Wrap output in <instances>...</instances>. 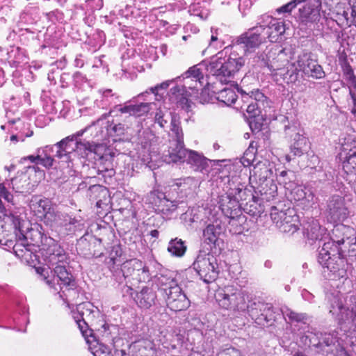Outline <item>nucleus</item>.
Segmentation results:
<instances>
[{"instance_id": "de8ad7c7", "label": "nucleus", "mask_w": 356, "mask_h": 356, "mask_svg": "<svg viewBox=\"0 0 356 356\" xmlns=\"http://www.w3.org/2000/svg\"><path fill=\"white\" fill-rule=\"evenodd\" d=\"M172 115L171 113H168V111L164 113L161 109H159L155 114V122L161 127L164 128L167 125L168 120H171V116Z\"/></svg>"}, {"instance_id": "5fc2aeb1", "label": "nucleus", "mask_w": 356, "mask_h": 356, "mask_svg": "<svg viewBox=\"0 0 356 356\" xmlns=\"http://www.w3.org/2000/svg\"><path fill=\"white\" fill-rule=\"evenodd\" d=\"M45 149L40 148L37 150V155H30L26 157H24V160H29L31 163L39 164V160L40 159V153H44Z\"/></svg>"}, {"instance_id": "774afa93", "label": "nucleus", "mask_w": 356, "mask_h": 356, "mask_svg": "<svg viewBox=\"0 0 356 356\" xmlns=\"http://www.w3.org/2000/svg\"><path fill=\"white\" fill-rule=\"evenodd\" d=\"M350 104H352L351 113L354 115L356 118V99H351Z\"/></svg>"}, {"instance_id": "cd10ccee", "label": "nucleus", "mask_w": 356, "mask_h": 356, "mask_svg": "<svg viewBox=\"0 0 356 356\" xmlns=\"http://www.w3.org/2000/svg\"><path fill=\"white\" fill-rule=\"evenodd\" d=\"M156 299L155 291L152 288L144 286L137 293L135 301L140 307L148 309L154 305Z\"/></svg>"}, {"instance_id": "8fccbe9b", "label": "nucleus", "mask_w": 356, "mask_h": 356, "mask_svg": "<svg viewBox=\"0 0 356 356\" xmlns=\"http://www.w3.org/2000/svg\"><path fill=\"white\" fill-rule=\"evenodd\" d=\"M307 1V0H291L289 3L277 8V12L278 13H291L298 5Z\"/></svg>"}, {"instance_id": "ddd939ff", "label": "nucleus", "mask_w": 356, "mask_h": 356, "mask_svg": "<svg viewBox=\"0 0 356 356\" xmlns=\"http://www.w3.org/2000/svg\"><path fill=\"white\" fill-rule=\"evenodd\" d=\"M348 214L349 211L343 197L334 195L327 200L325 215L328 222L337 223L343 221Z\"/></svg>"}, {"instance_id": "412c9836", "label": "nucleus", "mask_w": 356, "mask_h": 356, "mask_svg": "<svg viewBox=\"0 0 356 356\" xmlns=\"http://www.w3.org/2000/svg\"><path fill=\"white\" fill-rule=\"evenodd\" d=\"M341 156L343 159V170L347 175H354L356 180V142L343 145Z\"/></svg>"}, {"instance_id": "c85d7f7f", "label": "nucleus", "mask_w": 356, "mask_h": 356, "mask_svg": "<svg viewBox=\"0 0 356 356\" xmlns=\"http://www.w3.org/2000/svg\"><path fill=\"white\" fill-rule=\"evenodd\" d=\"M185 162L194 168L195 170L202 172L209 167V160L202 154L189 149Z\"/></svg>"}, {"instance_id": "9b49d317", "label": "nucleus", "mask_w": 356, "mask_h": 356, "mask_svg": "<svg viewBox=\"0 0 356 356\" xmlns=\"http://www.w3.org/2000/svg\"><path fill=\"white\" fill-rule=\"evenodd\" d=\"M72 317L84 337L88 336L89 325H93L99 312L90 302H83L76 305V311L73 310Z\"/></svg>"}, {"instance_id": "72a5a7b5", "label": "nucleus", "mask_w": 356, "mask_h": 356, "mask_svg": "<svg viewBox=\"0 0 356 356\" xmlns=\"http://www.w3.org/2000/svg\"><path fill=\"white\" fill-rule=\"evenodd\" d=\"M65 216L66 215L56 211L54 207L51 212L47 213V217L44 219V222L53 228L64 227L66 226V223L65 222Z\"/></svg>"}, {"instance_id": "58836bf2", "label": "nucleus", "mask_w": 356, "mask_h": 356, "mask_svg": "<svg viewBox=\"0 0 356 356\" xmlns=\"http://www.w3.org/2000/svg\"><path fill=\"white\" fill-rule=\"evenodd\" d=\"M291 194L295 201H301L305 200L307 202H311L314 198V195L312 193L302 186H295L291 190Z\"/></svg>"}, {"instance_id": "a18cd8bd", "label": "nucleus", "mask_w": 356, "mask_h": 356, "mask_svg": "<svg viewBox=\"0 0 356 356\" xmlns=\"http://www.w3.org/2000/svg\"><path fill=\"white\" fill-rule=\"evenodd\" d=\"M341 67L344 78L348 82V86L355 84L356 82V77L354 74L353 70L346 60H344L342 62Z\"/></svg>"}, {"instance_id": "20e7f679", "label": "nucleus", "mask_w": 356, "mask_h": 356, "mask_svg": "<svg viewBox=\"0 0 356 356\" xmlns=\"http://www.w3.org/2000/svg\"><path fill=\"white\" fill-rule=\"evenodd\" d=\"M321 2L320 0H307L305 4L299 8L296 20L298 29L307 33L321 35L326 33L321 15Z\"/></svg>"}, {"instance_id": "a878e982", "label": "nucleus", "mask_w": 356, "mask_h": 356, "mask_svg": "<svg viewBox=\"0 0 356 356\" xmlns=\"http://www.w3.org/2000/svg\"><path fill=\"white\" fill-rule=\"evenodd\" d=\"M88 195L91 199L97 201L96 206L99 208L107 206L110 202L108 189L99 184L90 186Z\"/></svg>"}, {"instance_id": "c03bdc74", "label": "nucleus", "mask_w": 356, "mask_h": 356, "mask_svg": "<svg viewBox=\"0 0 356 356\" xmlns=\"http://www.w3.org/2000/svg\"><path fill=\"white\" fill-rule=\"evenodd\" d=\"M254 176L258 177L260 180L265 179L271 175V170L264 163H258L252 170Z\"/></svg>"}, {"instance_id": "79ce46f5", "label": "nucleus", "mask_w": 356, "mask_h": 356, "mask_svg": "<svg viewBox=\"0 0 356 356\" xmlns=\"http://www.w3.org/2000/svg\"><path fill=\"white\" fill-rule=\"evenodd\" d=\"M170 131L174 138L170 141H184V134L180 127V122L175 115L171 116Z\"/></svg>"}, {"instance_id": "f3484780", "label": "nucleus", "mask_w": 356, "mask_h": 356, "mask_svg": "<svg viewBox=\"0 0 356 356\" xmlns=\"http://www.w3.org/2000/svg\"><path fill=\"white\" fill-rule=\"evenodd\" d=\"M218 53L215 57H213L209 63L206 61L195 65L190 67L183 75V79L186 80L184 85V88L195 89L197 88L198 83H200L201 79H203L204 74L202 72V68L204 67L209 75L215 76L220 83H222L217 76L212 74L208 71V66L210 65L211 63L216 58H218Z\"/></svg>"}, {"instance_id": "37998d69", "label": "nucleus", "mask_w": 356, "mask_h": 356, "mask_svg": "<svg viewBox=\"0 0 356 356\" xmlns=\"http://www.w3.org/2000/svg\"><path fill=\"white\" fill-rule=\"evenodd\" d=\"M134 276L132 277L131 281L136 282V283L145 282L149 281L150 279V273L149 268L142 262L141 269L138 268V270L135 272Z\"/></svg>"}, {"instance_id": "2eb2a0df", "label": "nucleus", "mask_w": 356, "mask_h": 356, "mask_svg": "<svg viewBox=\"0 0 356 356\" xmlns=\"http://www.w3.org/2000/svg\"><path fill=\"white\" fill-rule=\"evenodd\" d=\"M241 94L243 105L242 109H245L250 118L256 117L260 113L261 106H264L266 99V96L259 90L246 91L242 88L238 89Z\"/></svg>"}, {"instance_id": "7ed1b4c3", "label": "nucleus", "mask_w": 356, "mask_h": 356, "mask_svg": "<svg viewBox=\"0 0 356 356\" xmlns=\"http://www.w3.org/2000/svg\"><path fill=\"white\" fill-rule=\"evenodd\" d=\"M329 312L339 323H349L356 329V293L346 298L339 291L327 295Z\"/></svg>"}, {"instance_id": "49530a36", "label": "nucleus", "mask_w": 356, "mask_h": 356, "mask_svg": "<svg viewBox=\"0 0 356 356\" xmlns=\"http://www.w3.org/2000/svg\"><path fill=\"white\" fill-rule=\"evenodd\" d=\"M73 138L74 137L67 136L58 142V145L64 147L65 149V152H67V154L70 155L71 156L72 154H76V141L72 140Z\"/></svg>"}, {"instance_id": "ea45409f", "label": "nucleus", "mask_w": 356, "mask_h": 356, "mask_svg": "<svg viewBox=\"0 0 356 356\" xmlns=\"http://www.w3.org/2000/svg\"><path fill=\"white\" fill-rule=\"evenodd\" d=\"M237 99L235 92L231 88H224L221 90L217 96V99L226 104L230 106L234 104Z\"/></svg>"}, {"instance_id": "473e14b6", "label": "nucleus", "mask_w": 356, "mask_h": 356, "mask_svg": "<svg viewBox=\"0 0 356 356\" xmlns=\"http://www.w3.org/2000/svg\"><path fill=\"white\" fill-rule=\"evenodd\" d=\"M186 88L184 86H175L171 88V99L175 101L177 106L186 111H188L191 108V102L184 95V92Z\"/></svg>"}, {"instance_id": "9d476101", "label": "nucleus", "mask_w": 356, "mask_h": 356, "mask_svg": "<svg viewBox=\"0 0 356 356\" xmlns=\"http://www.w3.org/2000/svg\"><path fill=\"white\" fill-rule=\"evenodd\" d=\"M246 192L245 188H236L229 193L223 194L219 197V207L225 216L234 219L241 214L239 200L245 199L244 195Z\"/></svg>"}, {"instance_id": "680f3d73", "label": "nucleus", "mask_w": 356, "mask_h": 356, "mask_svg": "<svg viewBox=\"0 0 356 356\" xmlns=\"http://www.w3.org/2000/svg\"><path fill=\"white\" fill-rule=\"evenodd\" d=\"M323 343L329 346L334 343V338L330 334H325L323 337Z\"/></svg>"}, {"instance_id": "bb28decb", "label": "nucleus", "mask_w": 356, "mask_h": 356, "mask_svg": "<svg viewBox=\"0 0 356 356\" xmlns=\"http://www.w3.org/2000/svg\"><path fill=\"white\" fill-rule=\"evenodd\" d=\"M224 227L221 221L216 220L209 224L203 231V239L207 244L215 245L219 236L223 233Z\"/></svg>"}, {"instance_id": "393cba45", "label": "nucleus", "mask_w": 356, "mask_h": 356, "mask_svg": "<svg viewBox=\"0 0 356 356\" xmlns=\"http://www.w3.org/2000/svg\"><path fill=\"white\" fill-rule=\"evenodd\" d=\"M103 147L100 144H93L88 141H76V154L82 158L87 157L89 154L94 153L98 158L96 160L102 161L103 156L102 154Z\"/></svg>"}, {"instance_id": "a211bd4d", "label": "nucleus", "mask_w": 356, "mask_h": 356, "mask_svg": "<svg viewBox=\"0 0 356 356\" xmlns=\"http://www.w3.org/2000/svg\"><path fill=\"white\" fill-rule=\"evenodd\" d=\"M165 302L168 307L175 312L185 310L190 306V300L179 286L165 293Z\"/></svg>"}, {"instance_id": "3c124183", "label": "nucleus", "mask_w": 356, "mask_h": 356, "mask_svg": "<svg viewBox=\"0 0 356 356\" xmlns=\"http://www.w3.org/2000/svg\"><path fill=\"white\" fill-rule=\"evenodd\" d=\"M53 149L54 148L56 149L55 156L62 160V161L69 163L72 161V158L70 155H68L67 152H65V149L63 146H59L58 143L52 146Z\"/></svg>"}, {"instance_id": "5701e85b", "label": "nucleus", "mask_w": 356, "mask_h": 356, "mask_svg": "<svg viewBox=\"0 0 356 356\" xmlns=\"http://www.w3.org/2000/svg\"><path fill=\"white\" fill-rule=\"evenodd\" d=\"M29 207L37 217L43 220L47 217V213L51 212L54 208L49 199L42 197L40 195L32 196Z\"/></svg>"}, {"instance_id": "b1692460", "label": "nucleus", "mask_w": 356, "mask_h": 356, "mask_svg": "<svg viewBox=\"0 0 356 356\" xmlns=\"http://www.w3.org/2000/svg\"><path fill=\"white\" fill-rule=\"evenodd\" d=\"M354 236H356V232L353 227L339 224L334 226L332 238H328V241H333L338 248H340L339 246L345 242H350Z\"/></svg>"}, {"instance_id": "dca6fc26", "label": "nucleus", "mask_w": 356, "mask_h": 356, "mask_svg": "<svg viewBox=\"0 0 356 356\" xmlns=\"http://www.w3.org/2000/svg\"><path fill=\"white\" fill-rule=\"evenodd\" d=\"M297 63L299 70L307 76L314 79H322L325 76L323 67L318 63L317 60L311 52H303L298 56Z\"/></svg>"}, {"instance_id": "aec40b11", "label": "nucleus", "mask_w": 356, "mask_h": 356, "mask_svg": "<svg viewBox=\"0 0 356 356\" xmlns=\"http://www.w3.org/2000/svg\"><path fill=\"white\" fill-rule=\"evenodd\" d=\"M150 104L149 103H140V104H124V105H115L108 115L114 113L115 116L120 115V114L127 115V117H141L145 114L147 113L150 109Z\"/></svg>"}, {"instance_id": "39448f33", "label": "nucleus", "mask_w": 356, "mask_h": 356, "mask_svg": "<svg viewBox=\"0 0 356 356\" xmlns=\"http://www.w3.org/2000/svg\"><path fill=\"white\" fill-rule=\"evenodd\" d=\"M341 248L332 241H325L317 256L318 262L337 277H344L348 267Z\"/></svg>"}, {"instance_id": "bf43d9fd", "label": "nucleus", "mask_w": 356, "mask_h": 356, "mask_svg": "<svg viewBox=\"0 0 356 356\" xmlns=\"http://www.w3.org/2000/svg\"><path fill=\"white\" fill-rule=\"evenodd\" d=\"M171 82H172V80L164 81L160 84L155 86L154 87H152L149 90L152 93L156 94V92L159 90H161V89L165 90V89L168 88Z\"/></svg>"}, {"instance_id": "6e6552de", "label": "nucleus", "mask_w": 356, "mask_h": 356, "mask_svg": "<svg viewBox=\"0 0 356 356\" xmlns=\"http://www.w3.org/2000/svg\"><path fill=\"white\" fill-rule=\"evenodd\" d=\"M325 5L329 6V11L326 10H323V20L327 24L330 22H336L337 24L341 28L350 27L354 25L356 27V24L354 21V15L353 13V8H351L350 16H349L350 8L345 3L339 2L334 6L328 5L327 3L325 2Z\"/></svg>"}, {"instance_id": "09e8293b", "label": "nucleus", "mask_w": 356, "mask_h": 356, "mask_svg": "<svg viewBox=\"0 0 356 356\" xmlns=\"http://www.w3.org/2000/svg\"><path fill=\"white\" fill-rule=\"evenodd\" d=\"M44 153H40V159L39 160V164L42 166L49 168L53 165L54 159L48 154L49 151L53 152V147H49V146H46L44 148Z\"/></svg>"}, {"instance_id": "f03ea898", "label": "nucleus", "mask_w": 356, "mask_h": 356, "mask_svg": "<svg viewBox=\"0 0 356 356\" xmlns=\"http://www.w3.org/2000/svg\"><path fill=\"white\" fill-rule=\"evenodd\" d=\"M44 257L49 268L38 267L36 272L49 285L56 282L60 288V297L67 302V292L75 289V282L67 269L68 257L63 248L54 242L47 248Z\"/></svg>"}, {"instance_id": "423d86ee", "label": "nucleus", "mask_w": 356, "mask_h": 356, "mask_svg": "<svg viewBox=\"0 0 356 356\" xmlns=\"http://www.w3.org/2000/svg\"><path fill=\"white\" fill-rule=\"evenodd\" d=\"M219 305L225 309L239 312H247L253 306L254 301L252 294L246 291H242L232 286H227L220 290L216 295Z\"/></svg>"}, {"instance_id": "338daca9", "label": "nucleus", "mask_w": 356, "mask_h": 356, "mask_svg": "<svg viewBox=\"0 0 356 356\" xmlns=\"http://www.w3.org/2000/svg\"><path fill=\"white\" fill-rule=\"evenodd\" d=\"M102 96L104 99H106L108 97H113L115 96L114 94H112V90L110 89H107L103 91Z\"/></svg>"}, {"instance_id": "052dcab7", "label": "nucleus", "mask_w": 356, "mask_h": 356, "mask_svg": "<svg viewBox=\"0 0 356 356\" xmlns=\"http://www.w3.org/2000/svg\"><path fill=\"white\" fill-rule=\"evenodd\" d=\"M349 245L348 248V255L350 257H355L356 256V236L353 237L351 238V241L348 242Z\"/></svg>"}, {"instance_id": "4468645a", "label": "nucleus", "mask_w": 356, "mask_h": 356, "mask_svg": "<svg viewBox=\"0 0 356 356\" xmlns=\"http://www.w3.org/2000/svg\"><path fill=\"white\" fill-rule=\"evenodd\" d=\"M252 308L250 309L249 315L254 319L258 325L265 326L271 325L275 321L277 312L270 303H266L261 301H254Z\"/></svg>"}, {"instance_id": "69168bd1", "label": "nucleus", "mask_w": 356, "mask_h": 356, "mask_svg": "<svg viewBox=\"0 0 356 356\" xmlns=\"http://www.w3.org/2000/svg\"><path fill=\"white\" fill-rule=\"evenodd\" d=\"M348 88L351 99H356V82L355 84L349 85Z\"/></svg>"}, {"instance_id": "4c0bfd02", "label": "nucleus", "mask_w": 356, "mask_h": 356, "mask_svg": "<svg viewBox=\"0 0 356 356\" xmlns=\"http://www.w3.org/2000/svg\"><path fill=\"white\" fill-rule=\"evenodd\" d=\"M186 250L185 242L181 239L175 238L172 239L168 244V251L175 257H182Z\"/></svg>"}, {"instance_id": "7c9ffc66", "label": "nucleus", "mask_w": 356, "mask_h": 356, "mask_svg": "<svg viewBox=\"0 0 356 356\" xmlns=\"http://www.w3.org/2000/svg\"><path fill=\"white\" fill-rule=\"evenodd\" d=\"M17 239L13 246V250L15 254L19 258L30 256V245L28 243L26 237L23 233H16Z\"/></svg>"}, {"instance_id": "6e6d98bb", "label": "nucleus", "mask_w": 356, "mask_h": 356, "mask_svg": "<svg viewBox=\"0 0 356 356\" xmlns=\"http://www.w3.org/2000/svg\"><path fill=\"white\" fill-rule=\"evenodd\" d=\"M8 218L10 220V221L13 222L15 229L19 230V234L22 233L21 230V219L18 216H15L13 213H10L8 216Z\"/></svg>"}, {"instance_id": "2f4dec72", "label": "nucleus", "mask_w": 356, "mask_h": 356, "mask_svg": "<svg viewBox=\"0 0 356 356\" xmlns=\"http://www.w3.org/2000/svg\"><path fill=\"white\" fill-rule=\"evenodd\" d=\"M305 229L304 235L312 242L317 240L321 241L326 232L325 229L322 227L316 221L309 223Z\"/></svg>"}, {"instance_id": "f8f14e48", "label": "nucleus", "mask_w": 356, "mask_h": 356, "mask_svg": "<svg viewBox=\"0 0 356 356\" xmlns=\"http://www.w3.org/2000/svg\"><path fill=\"white\" fill-rule=\"evenodd\" d=\"M270 218L283 232L293 234L299 228L298 216L293 209L283 211L273 207L271 209Z\"/></svg>"}, {"instance_id": "0e129e2a", "label": "nucleus", "mask_w": 356, "mask_h": 356, "mask_svg": "<svg viewBox=\"0 0 356 356\" xmlns=\"http://www.w3.org/2000/svg\"><path fill=\"white\" fill-rule=\"evenodd\" d=\"M164 206L166 207V211H174L177 209V204H175L173 202H170L169 200H165L163 202Z\"/></svg>"}, {"instance_id": "f257e3e1", "label": "nucleus", "mask_w": 356, "mask_h": 356, "mask_svg": "<svg viewBox=\"0 0 356 356\" xmlns=\"http://www.w3.org/2000/svg\"><path fill=\"white\" fill-rule=\"evenodd\" d=\"M262 28L253 27L236 38L231 45L218 52V58L208 66V71L217 76L222 83H226L244 65L246 57L264 42Z\"/></svg>"}, {"instance_id": "a19ab883", "label": "nucleus", "mask_w": 356, "mask_h": 356, "mask_svg": "<svg viewBox=\"0 0 356 356\" xmlns=\"http://www.w3.org/2000/svg\"><path fill=\"white\" fill-rule=\"evenodd\" d=\"M281 312L284 317L285 318L287 317L291 323H306L307 320V316L305 314L295 312L286 307H282Z\"/></svg>"}, {"instance_id": "c756f323", "label": "nucleus", "mask_w": 356, "mask_h": 356, "mask_svg": "<svg viewBox=\"0 0 356 356\" xmlns=\"http://www.w3.org/2000/svg\"><path fill=\"white\" fill-rule=\"evenodd\" d=\"M309 147V143L307 138L300 133H296L293 136V143L291 145V152L294 156H300Z\"/></svg>"}, {"instance_id": "e433bc0d", "label": "nucleus", "mask_w": 356, "mask_h": 356, "mask_svg": "<svg viewBox=\"0 0 356 356\" xmlns=\"http://www.w3.org/2000/svg\"><path fill=\"white\" fill-rule=\"evenodd\" d=\"M277 76H282L287 83H295L298 79V70L293 63H289L284 70L277 72Z\"/></svg>"}, {"instance_id": "13d9d810", "label": "nucleus", "mask_w": 356, "mask_h": 356, "mask_svg": "<svg viewBox=\"0 0 356 356\" xmlns=\"http://www.w3.org/2000/svg\"><path fill=\"white\" fill-rule=\"evenodd\" d=\"M223 42L218 41L217 33H212L209 42V47H213L216 49L221 48Z\"/></svg>"}, {"instance_id": "6ab92c4d", "label": "nucleus", "mask_w": 356, "mask_h": 356, "mask_svg": "<svg viewBox=\"0 0 356 356\" xmlns=\"http://www.w3.org/2000/svg\"><path fill=\"white\" fill-rule=\"evenodd\" d=\"M266 22L268 23L266 26L260 25L259 28H262L261 34L271 42H276L280 39V36L285 32L284 24L282 22H279L276 19L267 16Z\"/></svg>"}, {"instance_id": "864d4df0", "label": "nucleus", "mask_w": 356, "mask_h": 356, "mask_svg": "<svg viewBox=\"0 0 356 356\" xmlns=\"http://www.w3.org/2000/svg\"><path fill=\"white\" fill-rule=\"evenodd\" d=\"M65 222L66 223V226L65 227H66L67 229L70 231H72L73 229L72 226H74V228H76V224L78 225V226L80 225V222L79 220H77L75 218H72L67 215L65 216Z\"/></svg>"}, {"instance_id": "e2e57ef3", "label": "nucleus", "mask_w": 356, "mask_h": 356, "mask_svg": "<svg viewBox=\"0 0 356 356\" xmlns=\"http://www.w3.org/2000/svg\"><path fill=\"white\" fill-rule=\"evenodd\" d=\"M122 250L120 246H113L110 255H114L115 257L120 259V257L122 256Z\"/></svg>"}, {"instance_id": "603ef678", "label": "nucleus", "mask_w": 356, "mask_h": 356, "mask_svg": "<svg viewBox=\"0 0 356 356\" xmlns=\"http://www.w3.org/2000/svg\"><path fill=\"white\" fill-rule=\"evenodd\" d=\"M121 262V260L115 257L114 255H110L109 257L106 260V264L111 271L115 270V266H120Z\"/></svg>"}, {"instance_id": "1a4fd4ad", "label": "nucleus", "mask_w": 356, "mask_h": 356, "mask_svg": "<svg viewBox=\"0 0 356 356\" xmlns=\"http://www.w3.org/2000/svg\"><path fill=\"white\" fill-rule=\"evenodd\" d=\"M193 268L206 283H211L218 275V266L216 258L210 254L200 253L193 264Z\"/></svg>"}, {"instance_id": "4be33fe9", "label": "nucleus", "mask_w": 356, "mask_h": 356, "mask_svg": "<svg viewBox=\"0 0 356 356\" xmlns=\"http://www.w3.org/2000/svg\"><path fill=\"white\" fill-rule=\"evenodd\" d=\"M188 150L184 147V141H170L168 150L163 155V161L167 163H184Z\"/></svg>"}, {"instance_id": "f704fd0d", "label": "nucleus", "mask_w": 356, "mask_h": 356, "mask_svg": "<svg viewBox=\"0 0 356 356\" xmlns=\"http://www.w3.org/2000/svg\"><path fill=\"white\" fill-rule=\"evenodd\" d=\"M156 284L159 289L167 293L172 288L179 286L177 280L170 275L161 273L156 276Z\"/></svg>"}, {"instance_id": "4d7b16f0", "label": "nucleus", "mask_w": 356, "mask_h": 356, "mask_svg": "<svg viewBox=\"0 0 356 356\" xmlns=\"http://www.w3.org/2000/svg\"><path fill=\"white\" fill-rule=\"evenodd\" d=\"M239 352L234 348H229L219 352L217 356H238Z\"/></svg>"}, {"instance_id": "c9c22d12", "label": "nucleus", "mask_w": 356, "mask_h": 356, "mask_svg": "<svg viewBox=\"0 0 356 356\" xmlns=\"http://www.w3.org/2000/svg\"><path fill=\"white\" fill-rule=\"evenodd\" d=\"M142 262L143 261H141L140 260L136 259L125 261L122 264V267L121 269L124 278H129V280L131 281L136 273L135 272L138 270V268L141 269Z\"/></svg>"}, {"instance_id": "0eeeda50", "label": "nucleus", "mask_w": 356, "mask_h": 356, "mask_svg": "<svg viewBox=\"0 0 356 356\" xmlns=\"http://www.w3.org/2000/svg\"><path fill=\"white\" fill-rule=\"evenodd\" d=\"M293 55L291 47H275L267 52L258 54L254 57L253 63L261 67H267L273 76H277V72L284 70Z\"/></svg>"}]
</instances>
